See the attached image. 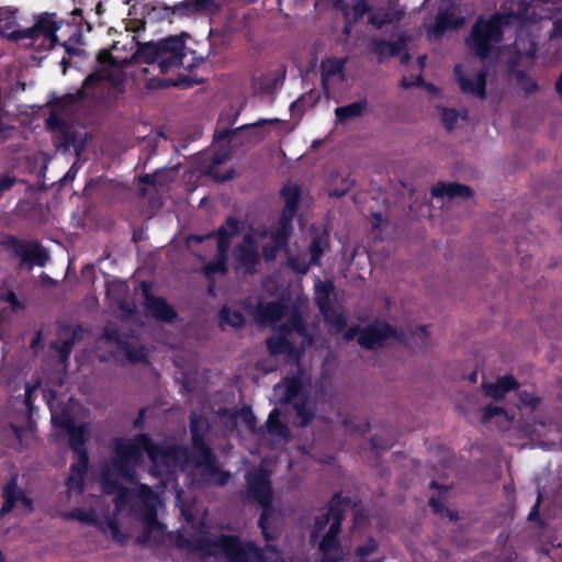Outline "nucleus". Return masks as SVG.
Instances as JSON below:
<instances>
[{
  "label": "nucleus",
  "mask_w": 562,
  "mask_h": 562,
  "mask_svg": "<svg viewBox=\"0 0 562 562\" xmlns=\"http://www.w3.org/2000/svg\"><path fill=\"white\" fill-rule=\"evenodd\" d=\"M310 265L316 266L319 263L321 258L324 255V249L322 246V240L319 236H315L312 238V241L310 244Z\"/></svg>",
  "instance_id": "47"
},
{
  "label": "nucleus",
  "mask_w": 562,
  "mask_h": 562,
  "mask_svg": "<svg viewBox=\"0 0 562 562\" xmlns=\"http://www.w3.org/2000/svg\"><path fill=\"white\" fill-rule=\"evenodd\" d=\"M192 447V461L199 469H206L207 465L213 463L216 458L210 445L205 440L195 439L191 441Z\"/></svg>",
  "instance_id": "20"
},
{
  "label": "nucleus",
  "mask_w": 562,
  "mask_h": 562,
  "mask_svg": "<svg viewBox=\"0 0 562 562\" xmlns=\"http://www.w3.org/2000/svg\"><path fill=\"white\" fill-rule=\"evenodd\" d=\"M431 194L435 198L448 196L450 199H453V198L469 199L473 195V191L470 187L462 184V183L439 182L432 187Z\"/></svg>",
  "instance_id": "17"
},
{
  "label": "nucleus",
  "mask_w": 562,
  "mask_h": 562,
  "mask_svg": "<svg viewBox=\"0 0 562 562\" xmlns=\"http://www.w3.org/2000/svg\"><path fill=\"white\" fill-rule=\"evenodd\" d=\"M454 72L457 76L460 89L465 94H471L483 100L486 97V71L479 70L474 77L469 78L460 74V66H456Z\"/></svg>",
  "instance_id": "15"
},
{
  "label": "nucleus",
  "mask_w": 562,
  "mask_h": 562,
  "mask_svg": "<svg viewBox=\"0 0 562 562\" xmlns=\"http://www.w3.org/2000/svg\"><path fill=\"white\" fill-rule=\"evenodd\" d=\"M378 550V542L370 538L367 542L356 550V555L360 559H364Z\"/></svg>",
  "instance_id": "54"
},
{
  "label": "nucleus",
  "mask_w": 562,
  "mask_h": 562,
  "mask_svg": "<svg viewBox=\"0 0 562 562\" xmlns=\"http://www.w3.org/2000/svg\"><path fill=\"white\" fill-rule=\"evenodd\" d=\"M142 295L145 308L150 312L155 319L172 323L178 317L176 310L164 297L153 294L149 282H142Z\"/></svg>",
  "instance_id": "9"
},
{
  "label": "nucleus",
  "mask_w": 562,
  "mask_h": 562,
  "mask_svg": "<svg viewBox=\"0 0 562 562\" xmlns=\"http://www.w3.org/2000/svg\"><path fill=\"white\" fill-rule=\"evenodd\" d=\"M235 260L245 272L252 273L260 261L259 250L235 247Z\"/></svg>",
  "instance_id": "23"
},
{
  "label": "nucleus",
  "mask_w": 562,
  "mask_h": 562,
  "mask_svg": "<svg viewBox=\"0 0 562 562\" xmlns=\"http://www.w3.org/2000/svg\"><path fill=\"white\" fill-rule=\"evenodd\" d=\"M165 528V526L159 522L156 518V515L155 513L153 512L149 516V518L147 519L146 521V526H145V530H144V533L142 537H138L137 538V543L139 544H146L149 540V537L151 535V532L155 530V529H159L160 531H162Z\"/></svg>",
  "instance_id": "43"
},
{
  "label": "nucleus",
  "mask_w": 562,
  "mask_h": 562,
  "mask_svg": "<svg viewBox=\"0 0 562 562\" xmlns=\"http://www.w3.org/2000/svg\"><path fill=\"white\" fill-rule=\"evenodd\" d=\"M113 453L112 468L119 476L126 480L133 479L135 468L143 462L144 453L154 464L169 465L180 457L189 460V452L186 448L156 443L148 434H138L132 439L115 438Z\"/></svg>",
  "instance_id": "1"
},
{
  "label": "nucleus",
  "mask_w": 562,
  "mask_h": 562,
  "mask_svg": "<svg viewBox=\"0 0 562 562\" xmlns=\"http://www.w3.org/2000/svg\"><path fill=\"white\" fill-rule=\"evenodd\" d=\"M203 474L209 477V481L217 486H224L228 483L231 474L228 471L223 470L217 464L216 460L204 469Z\"/></svg>",
  "instance_id": "36"
},
{
  "label": "nucleus",
  "mask_w": 562,
  "mask_h": 562,
  "mask_svg": "<svg viewBox=\"0 0 562 562\" xmlns=\"http://www.w3.org/2000/svg\"><path fill=\"white\" fill-rule=\"evenodd\" d=\"M459 114L456 109L442 108L441 109V122L447 131L451 132L454 130Z\"/></svg>",
  "instance_id": "51"
},
{
  "label": "nucleus",
  "mask_w": 562,
  "mask_h": 562,
  "mask_svg": "<svg viewBox=\"0 0 562 562\" xmlns=\"http://www.w3.org/2000/svg\"><path fill=\"white\" fill-rule=\"evenodd\" d=\"M267 430L270 435L273 436H280L284 437L288 435V427L285 424H283L280 419V413L278 408H273L269 415L268 419L266 422Z\"/></svg>",
  "instance_id": "40"
},
{
  "label": "nucleus",
  "mask_w": 562,
  "mask_h": 562,
  "mask_svg": "<svg viewBox=\"0 0 562 562\" xmlns=\"http://www.w3.org/2000/svg\"><path fill=\"white\" fill-rule=\"evenodd\" d=\"M291 233L292 232L289 231L288 228H284V226H278L276 231L271 234V239L273 244L286 248Z\"/></svg>",
  "instance_id": "53"
},
{
  "label": "nucleus",
  "mask_w": 562,
  "mask_h": 562,
  "mask_svg": "<svg viewBox=\"0 0 562 562\" xmlns=\"http://www.w3.org/2000/svg\"><path fill=\"white\" fill-rule=\"evenodd\" d=\"M75 454V462L70 465L69 475L66 480V486L69 491L81 493L85 487V479L89 470L88 450H82Z\"/></svg>",
  "instance_id": "13"
},
{
  "label": "nucleus",
  "mask_w": 562,
  "mask_h": 562,
  "mask_svg": "<svg viewBox=\"0 0 562 562\" xmlns=\"http://www.w3.org/2000/svg\"><path fill=\"white\" fill-rule=\"evenodd\" d=\"M366 103L364 102H352L350 104L344 106H337L335 109V115L339 123H346L351 119L358 117L364 111Z\"/></svg>",
  "instance_id": "33"
},
{
  "label": "nucleus",
  "mask_w": 562,
  "mask_h": 562,
  "mask_svg": "<svg viewBox=\"0 0 562 562\" xmlns=\"http://www.w3.org/2000/svg\"><path fill=\"white\" fill-rule=\"evenodd\" d=\"M308 315L307 307L299 303H294L288 306L286 321L278 326L279 333H284L291 336L293 333L303 337L307 344L312 341V337L308 333L306 325V317Z\"/></svg>",
  "instance_id": "8"
},
{
  "label": "nucleus",
  "mask_w": 562,
  "mask_h": 562,
  "mask_svg": "<svg viewBox=\"0 0 562 562\" xmlns=\"http://www.w3.org/2000/svg\"><path fill=\"white\" fill-rule=\"evenodd\" d=\"M503 18L501 14L494 13L488 19L479 18L472 25L465 42L479 58L485 59L494 45L503 40Z\"/></svg>",
  "instance_id": "5"
},
{
  "label": "nucleus",
  "mask_w": 562,
  "mask_h": 562,
  "mask_svg": "<svg viewBox=\"0 0 562 562\" xmlns=\"http://www.w3.org/2000/svg\"><path fill=\"white\" fill-rule=\"evenodd\" d=\"M23 493L18 486V476H12L2 490L3 504L0 509V515L4 516L11 513L20 501V494Z\"/></svg>",
  "instance_id": "21"
},
{
  "label": "nucleus",
  "mask_w": 562,
  "mask_h": 562,
  "mask_svg": "<svg viewBox=\"0 0 562 562\" xmlns=\"http://www.w3.org/2000/svg\"><path fill=\"white\" fill-rule=\"evenodd\" d=\"M288 304L282 301H270L261 307L259 316L271 323L282 319L286 315Z\"/></svg>",
  "instance_id": "26"
},
{
  "label": "nucleus",
  "mask_w": 562,
  "mask_h": 562,
  "mask_svg": "<svg viewBox=\"0 0 562 562\" xmlns=\"http://www.w3.org/2000/svg\"><path fill=\"white\" fill-rule=\"evenodd\" d=\"M505 414V409L496 405H486L483 409L482 423H488L492 418Z\"/></svg>",
  "instance_id": "57"
},
{
  "label": "nucleus",
  "mask_w": 562,
  "mask_h": 562,
  "mask_svg": "<svg viewBox=\"0 0 562 562\" xmlns=\"http://www.w3.org/2000/svg\"><path fill=\"white\" fill-rule=\"evenodd\" d=\"M391 338H397L396 329L387 322L374 321L359 330L358 344L367 350H375Z\"/></svg>",
  "instance_id": "7"
},
{
  "label": "nucleus",
  "mask_w": 562,
  "mask_h": 562,
  "mask_svg": "<svg viewBox=\"0 0 562 562\" xmlns=\"http://www.w3.org/2000/svg\"><path fill=\"white\" fill-rule=\"evenodd\" d=\"M351 10L352 16H350V19H352V22L358 23L362 20L364 14L371 13L372 8L367 0H356L351 5Z\"/></svg>",
  "instance_id": "48"
},
{
  "label": "nucleus",
  "mask_w": 562,
  "mask_h": 562,
  "mask_svg": "<svg viewBox=\"0 0 562 562\" xmlns=\"http://www.w3.org/2000/svg\"><path fill=\"white\" fill-rule=\"evenodd\" d=\"M104 82H108L113 89H121L124 86L125 78L122 72L103 68Z\"/></svg>",
  "instance_id": "49"
},
{
  "label": "nucleus",
  "mask_w": 562,
  "mask_h": 562,
  "mask_svg": "<svg viewBox=\"0 0 562 562\" xmlns=\"http://www.w3.org/2000/svg\"><path fill=\"white\" fill-rule=\"evenodd\" d=\"M194 548L206 555L220 552L228 562H285L283 552L276 544L266 543L261 549L251 541L243 542L234 535L200 538L194 542Z\"/></svg>",
  "instance_id": "2"
},
{
  "label": "nucleus",
  "mask_w": 562,
  "mask_h": 562,
  "mask_svg": "<svg viewBox=\"0 0 562 562\" xmlns=\"http://www.w3.org/2000/svg\"><path fill=\"white\" fill-rule=\"evenodd\" d=\"M324 317L325 323L334 328L337 333H341L347 326L346 316L337 311L334 306L325 310V313H321Z\"/></svg>",
  "instance_id": "38"
},
{
  "label": "nucleus",
  "mask_w": 562,
  "mask_h": 562,
  "mask_svg": "<svg viewBox=\"0 0 562 562\" xmlns=\"http://www.w3.org/2000/svg\"><path fill=\"white\" fill-rule=\"evenodd\" d=\"M296 413V425L300 427H306L314 419L315 413L308 405V397L301 396L296 401L291 403Z\"/></svg>",
  "instance_id": "27"
},
{
  "label": "nucleus",
  "mask_w": 562,
  "mask_h": 562,
  "mask_svg": "<svg viewBox=\"0 0 562 562\" xmlns=\"http://www.w3.org/2000/svg\"><path fill=\"white\" fill-rule=\"evenodd\" d=\"M15 24V11L10 8H0V33L7 36V32Z\"/></svg>",
  "instance_id": "44"
},
{
  "label": "nucleus",
  "mask_w": 562,
  "mask_h": 562,
  "mask_svg": "<svg viewBox=\"0 0 562 562\" xmlns=\"http://www.w3.org/2000/svg\"><path fill=\"white\" fill-rule=\"evenodd\" d=\"M186 43L180 36L171 35L158 42H137L132 55L135 64H157L161 74L180 68L186 57Z\"/></svg>",
  "instance_id": "3"
},
{
  "label": "nucleus",
  "mask_w": 562,
  "mask_h": 562,
  "mask_svg": "<svg viewBox=\"0 0 562 562\" xmlns=\"http://www.w3.org/2000/svg\"><path fill=\"white\" fill-rule=\"evenodd\" d=\"M262 510L259 516L258 520V527L261 530V533L267 541V543H270L272 540L277 539L278 535L270 530V519L273 514V507L272 504L269 505H260Z\"/></svg>",
  "instance_id": "35"
},
{
  "label": "nucleus",
  "mask_w": 562,
  "mask_h": 562,
  "mask_svg": "<svg viewBox=\"0 0 562 562\" xmlns=\"http://www.w3.org/2000/svg\"><path fill=\"white\" fill-rule=\"evenodd\" d=\"M211 425L207 418L199 413H192L190 415V432L191 441L205 440V436L209 434Z\"/></svg>",
  "instance_id": "28"
},
{
  "label": "nucleus",
  "mask_w": 562,
  "mask_h": 562,
  "mask_svg": "<svg viewBox=\"0 0 562 562\" xmlns=\"http://www.w3.org/2000/svg\"><path fill=\"white\" fill-rule=\"evenodd\" d=\"M228 254H222L217 250L216 258L203 266V273L207 280H212L215 274H225L227 268Z\"/></svg>",
  "instance_id": "31"
},
{
  "label": "nucleus",
  "mask_w": 562,
  "mask_h": 562,
  "mask_svg": "<svg viewBox=\"0 0 562 562\" xmlns=\"http://www.w3.org/2000/svg\"><path fill=\"white\" fill-rule=\"evenodd\" d=\"M349 502L348 497H344L340 492H337L330 497L322 513L314 518L310 541L312 544L318 542L319 551H327L340 541L342 520Z\"/></svg>",
  "instance_id": "4"
},
{
  "label": "nucleus",
  "mask_w": 562,
  "mask_h": 562,
  "mask_svg": "<svg viewBox=\"0 0 562 562\" xmlns=\"http://www.w3.org/2000/svg\"><path fill=\"white\" fill-rule=\"evenodd\" d=\"M395 443V440L393 438L383 437L381 435H373L370 439V445L373 450L376 451H386L391 449Z\"/></svg>",
  "instance_id": "50"
},
{
  "label": "nucleus",
  "mask_w": 562,
  "mask_h": 562,
  "mask_svg": "<svg viewBox=\"0 0 562 562\" xmlns=\"http://www.w3.org/2000/svg\"><path fill=\"white\" fill-rule=\"evenodd\" d=\"M247 125H245L246 127ZM244 128V126H240L236 130L224 127V128H216L214 134V139L217 142L232 139L236 134L238 130Z\"/></svg>",
  "instance_id": "60"
},
{
  "label": "nucleus",
  "mask_w": 562,
  "mask_h": 562,
  "mask_svg": "<svg viewBox=\"0 0 562 562\" xmlns=\"http://www.w3.org/2000/svg\"><path fill=\"white\" fill-rule=\"evenodd\" d=\"M519 386L517 380L512 375L499 378L495 383L485 384V394L494 401H502L505 395Z\"/></svg>",
  "instance_id": "18"
},
{
  "label": "nucleus",
  "mask_w": 562,
  "mask_h": 562,
  "mask_svg": "<svg viewBox=\"0 0 562 562\" xmlns=\"http://www.w3.org/2000/svg\"><path fill=\"white\" fill-rule=\"evenodd\" d=\"M289 335L279 333L267 338V350L271 356L293 355L295 352L294 344L289 339Z\"/></svg>",
  "instance_id": "19"
},
{
  "label": "nucleus",
  "mask_w": 562,
  "mask_h": 562,
  "mask_svg": "<svg viewBox=\"0 0 562 562\" xmlns=\"http://www.w3.org/2000/svg\"><path fill=\"white\" fill-rule=\"evenodd\" d=\"M59 147L65 150L74 149L76 153H79L82 148V145L78 142L76 132L72 131L69 125L60 131Z\"/></svg>",
  "instance_id": "41"
},
{
  "label": "nucleus",
  "mask_w": 562,
  "mask_h": 562,
  "mask_svg": "<svg viewBox=\"0 0 562 562\" xmlns=\"http://www.w3.org/2000/svg\"><path fill=\"white\" fill-rule=\"evenodd\" d=\"M213 4V0H184L180 3L175 4L172 8V13L187 15L192 11H205L210 9Z\"/></svg>",
  "instance_id": "34"
},
{
  "label": "nucleus",
  "mask_w": 562,
  "mask_h": 562,
  "mask_svg": "<svg viewBox=\"0 0 562 562\" xmlns=\"http://www.w3.org/2000/svg\"><path fill=\"white\" fill-rule=\"evenodd\" d=\"M281 198L284 200V209L296 211L302 199V191L295 183H288L281 189Z\"/></svg>",
  "instance_id": "29"
},
{
  "label": "nucleus",
  "mask_w": 562,
  "mask_h": 562,
  "mask_svg": "<svg viewBox=\"0 0 562 562\" xmlns=\"http://www.w3.org/2000/svg\"><path fill=\"white\" fill-rule=\"evenodd\" d=\"M516 81L519 88L527 95L537 92L539 89L537 81L533 78H531L525 70H518L516 72Z\"/></svg>",
  "instance_id": "42"
},
{
  "label": "nucleus",
  "mask_w": 562,
  "mask_h": 562,
  "mask_svg": "<svg viewBox=\"0 0 562 562\" xmlns=\"http://www.w3.org/2000/svg\"><path fill=\"white\" fill-rule=\"evenodd\" d=\"M404 15V9L397 5L387 9L378 8L376 10L371 11L368 22L375 29H382L384 25L402 21Z\"/></svg>",
  "instance_id": "16"
},
{
  "label": "nucleus",
  "mask_w": 562,
  "mask_h": 562,
  "mask_svg": "<svg viewBox=\"0 0 562 562\" xmlns=\"http://www.w3.org/2000/svg\"><path fill=\"white\" fill-rule=\"evenodd\" d=\"M464 23V19L461 16H457L454 9L452 7H448L445 9H440L435 18L434 25L429 29V35L435 38H440L443 34L449 30H456L462 26Z\"/></svg>",
  "instance_id": "14"
},
{
  "label": "nucleus",
  "mask_w": 562,
  "mask_h": 562,
  "mask_svg": "<svg viewBox=\"0 0 562 562\" xmlns=\"http://www.w3.org/2000/svg\"><path fill=\"white\" fill-rule=\"evenodd\" d=\"M102 82H104L103 68H98L85 78L81 88L75 94L68 93L65 98L70 100H82L87 97V90L94 91Z\"/></svg>",
  "instance_id": "22"
},
{
  "label": "nucleus",
  "mask_w": 562,
  "mask_h": 562,
  "mask_svg": "<svg viewBox=\"0 0 562 562\" xmlns=\"http://www.w3.org/2000/svg\"><path fill=\"white\" fill-rule=\"evenodd\" d=\"M0 247L10 258H19L20 267H45L49 261L47 249L38 240H25L11 234H1Z\"/></svg>",
  "instance_id": "6"
},
{
  "label": "nucleus",
  "mask_w": 562,
  "mask_h": 562,
  "mask_svg": "<svg viewBox=\"0 0 562 562\" xmlns=\"http://www.w3.org/2000/svg\"><path fill=\"white\" fill-rule=\"evenodd\" d=\"M240 232V222L234 216H228L225 221V225L220 226L216 231H213L205 236H195V239L198 241H203L204 239L216 237L217 250L222 254H228L232 238L239 235Z\"/></svg>",
  "instance_id": "11"
},
{
  "label": "nucleus",
  "mask_w": 562,
  "mask_h": 562,
  "mask_svg": "<svg viewBox=\"0 0 562 562\" xmlns=\"http://www.w3.org/2000/svg\"><path fill=\"white\" fill-rule=\"evenodd\" d=\"M37 33L41 36H45L50 40L52 43L57 42L56 32L59 25L54 21L53 15L49 13H42L35 21Z\"/></svg>",
  "instance_id": "25"
},
{
  "label": "nucleus",
  "mask_w": 562,
  "mask_h": 562,
  "mask_svg": "<svg viewBox=\"0 0 562 562\" xmlns=\"http://www.w3.org/2000/svg\"><path fill=\"white\" fill-rule=\"evenodd\" d=\"M220 326L224 328L228 325L235 329H240L245 326L246 319L241 312H232L229 307L223 306L218 312Z\"/></svg>",
  "instance_id": "32"
},
{
  "label": "nucleus",
  "mask_w": 562,
  "mask_h": 562,
  "mask_svg": "<svg viewBox=\"0 0 562 562\" xmlns=\"http://www.w3.org/2000/svg\"><path fill=\"white\" fill-rule=\"evenodd\" d=\"M314 301L319 310V313H325V310L333 306L331 294L334 291V283L331 281L318 280L315 284Z\"/></svg>",
  "instance_id": "24"
},
{
  "label": "nucleus",
  "mask_w": 562,
  "mask_h": 562,
  "mask_svg": "<svg viewBox=\"0 0 562 562\" xmlns=\"http://www.w3.org/2000/svg\"><path fill=\"white\" fill-rule=\"evenodd\" d=\"M288 265L291 269H293L297 273H306L310 269V262H302L297 257H291L288 259Z\"/></svg>",
  "instance_id": "62"
},
{
  "label": "nucleus",
  "mask_w": 562,
  "mask_h": 562,
  "mask_svg": "<svg viewBox=\"0 0 562 562\" xmlns=\"http://www.w3.org/2000/svg\"><path fill=\"white\" fill-rule=\"evenodd\" d=\"M67 517L76 519L86 525L99 526V520L95 518L93 512H86L80 508H75L72 512L67 514Z\"/></svg>",
  "instance_id": "45"
},
{
  "label": "nucleus",
  "mask_w": 562,
  "mask_h": 562,
  "mask_svg": "<svg viewBox=\"0 0 562 562\" xmlns=\"http://www.w3.org/2000/svg\"><path fill=\"white\" fill-rule=\"evenodd\" d=\"M340 549H341V544H340V541H338L329 550L321 551V553H322L321 562H339V560L336 557H334V553L339 552Z\"/></svg>",
  "instance_id": "64"
},
{
  "label": "nucleus",
  "mask_w": 562,
  "mask_h": 562,
  "mask_svg": "<svg viewBox=\"0 0 562 562\" xmlns=\"http://www.w3.org/2000/svg\"><path fill=\"white\" fill-rule=\"evenodd\" d=\"M247 495L258 505H269L273 501V492L269 475L260 470L246 475Z\"/></svg>",
  "instance_id": "10"
},
{
  "label": "nucleus",
  "mask_w": 562,
  "mask_h": 562,
  "mask_svg": "<svg viewBox=\"0 0 562 562\" xmlns=\"http://www.w3.org/2000/svg\"><path fill=\"white\" fill-rule=\"evenodd\" d=\"M355 186V180L349 177H339V175L331 178V183L329 187V195L336 198L345 196L351 188Z\"/></svg>",
  "instance_id": "39"
},
{
  "label": "nucleus",
  "mask_w": 562,
  "mask_h": 562,
  "mask_svg": "<svg viewBox=\"0 0 562 562\" xmlns=\"http://www.w3.org/2000/svg\"><path fill=\"white\" fill-rule=\"evenodd\" d=\"M295 215H296V211L283 209L281 216H280L279 226H284V228H288L289 231L292 232V222H293Z\"/></svg>",
  "instance_id": "63"
},
{
  "label": "nucleus",
  "mask_w": 562,
  "mask_h": 562,
  "mask_svg": "<svg viewBox=\"0 0 562 562\" xmlns=\"http://www.w3.org/2000/svg\"><path fill=\"white\" fill-rule=\"evenodd\" d=\"M301 396H306L303 393V385L300 378L293 375L291 378L285 379V392L283 395V402L286 404L301 398Z\"/></svg>",
  "instance_id": "37"
},
{
  "label": "nucleus",
  "mask_w": 562,
  "mask_h": 562,
  "mask_svg": "<svg viewBox=\"0 0 562 562\" xmlns=\"http://www.w3.org/2000/svg\"><path fill=\"white\" fill-rule=\"evenodd\" d=\"M237 414L248 428L252 429L256 426V416L254 415L250 406H244Z\"/></svg>",
  "instance_id": "59"
},
{
  "label": "nucleus",
  "mask_w": 562,
  "mask_h": 562,
  "mask_svg": "<svg viewBox=\"0 0 562 562\" xmlns=\"http://www.w3.org/2000/svg\"><path fill=\"white\" fill-rule=\"evenodd\" d=\"M7 37L9 40L13 41H22V40H37L40 38V35L37 33L35 24H33L31 27L24 29V30H15L11 31L9 34H7Z\"/></svg>",
  "instance_id": "46"
},
{
  "label": "nucleus",
  "mask_w": 562,
  "mask_h": 562,
  "mask_svg": "<svg viewBox=\"0 0 562 562\" xmlns=\"http://www.w3.org/2000/svg\"><path fill=\"white\" fill-rule=\"evenodd\" d=\"M68 124L66 123V121L55 112H52L48 115V117L46 119L47 128L53 130V131H56V130L61 131Z\"/></svg>",
  "instance_id": "56"
},
{
  "label": "nucleus",
  "mask_w": 562,
  "mask_h": 562,
  "mask_svg": "<svg viewBox=\"0 0 562 562\" xmlns=\"http://www.w3.org/2000/svg\"><path fill=\"white\" fill-rule=\"evenodd\" d=\"M7 303H9L11 310L13 312H18L24 307L23 303L18 299L14 291L9 290L2 297Z\"/></svg>",
  "instance_id": "61"
},
{
  "label": "nucleus",
  "mask_w": 562,
  "mask_h": 562,
  "mask_svg": "<svg viewBox=\"0 0 562 562\" xmlns=\"http://www.w3.org/2000/svg\"><path fill=\"white\" fill-rule=\"evenodd\" d=\"M16 182L18 178L15 176L8 172L2 173L0 176V199L2 198L3 193L11 190Z\"/></svg>",
  "instance_id": "58"
},
{
  "label": "nucleus",
  "mask_w": 562,
  "mask_h": 562,
  "mask_svg": "<svg viewBox=\"0 0 562 562\" xmlns=\"http://www.w3.org/2000/svg\"><path fill=\"white\" fill-rule=\"evenodd\" d=\"M75 344V335H72L70 338H67L63 340L58 346H56L57 351L63 360H66L69 358L72 347Z\"/></svg>",
  "instance_id": "55"
},
{
  "label": "nucleus",
  "mask_w": 562,
  "mask_h": 562,
  "mask_svg": "<svg viewBox=\"0 0 562 562\" xmlns=\"http://www.w3.org/2000/svg\"><path fill=\"white\" fill-rule=\"evenodd\" d=\"M407 38L401 35L395 42H390L384 38H373L369 44L370 52L378 57L379 63H383L386 56H398L403 55V63L409 59V55L406 50Z\"/></svg>",
  "instance_id": "12"
},
{
  "label": "nucleus",
  "mask_w": 562,
  "mask_h": 562,
  "mask_svg": "<svg viewBox=\"0 0 562 562\" xmlns=\"http://www.w3.org/2000/svg\"><path fill=\"white\" fill-rule=\"evenodd\" d=\"M87 435L88 429L86 425H76L71 430L68 431V443L74 453H79L82 450H87Z\"/></svg>",
  "instance_id": "30"
},
{
  "label": "nucleus",
  "mask_w": 562,
  "mask_h": 562,
  "mask_svg": "<svg viewBox=\"0 0 562 562\" xmlns=\"http://www.w3.org/2000/svg\"><path fill=\"white\" fill-rule=\"evenodd\" d=\"M106 525L113 540H115L117 543L122 546L127 542L128 536L122 532L120 525L115 519H109Z\"/></svg>",
  "instance_id": "52"
}]
</instances>
